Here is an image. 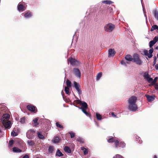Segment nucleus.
Masks as SVG:
<instances>
[{
    "instance_id": "1",
    "label": "nucleus",
    "mask_w": 158,
    "mask_h": 158,
    "mask_svg": "<svg viewBox=\"0 0 158 158\" xmlns=\"http://www.w3.org/2000/svg\"><path fill=\"white\" fill-rule=\"evenodd\" d=\"M156 44L154 41L153 40L151 41L149 43V46L150 48H151V49L149 50V53H148V51L147 50H144L143 51V53H141L142 55H144L145 56H147L149 58H151L152 57V53L153 52V49L152 47Z\"/></svg>"
},
{
    "instance_id": "2",
    "label": "nucleus",
    "mask_w": 158,
    "mask_h": 158,
    "mask_svg": "<svg viewBox=\"0 0 158 158\" xmlns=\"http://www.w3.org/2000/svg\"><path fill=\"white\" fill-rule=\"evenodd\" d=\"M133 59L132 62L135 63L137 65H141L143 63V61L140 59L139 55L137 53H135L133 55Z\"/></svg>"
},
{
    "instance_id": "3",
    "label": "nucleus",
    "mask_w": 158,
    "mask_h": 158,
    "mask_svg": "<svg viewBox=\"0 0 158 158\" xmlns=\"http://www.w3.org/2000/svg\"><path fill=\"white\" fill-rule=\"evenodd\" d=\"M115 27V26L114 24L111 23H109L105 25L104 29L106 31L111 32L113 30Z\"/></svg>"
},
{
    "instance_id": "4",
    "label": "nucleus",
    "mask_w": 158,
    "mask_h": 158,
    "mask_svg": "<svg viewBox=\"0 0 158 158\" xmlns=\"http://www.w3.org/2000/svg\"><path fill=\"white\" fill-rule=\"evenodd\" d=\"M35 131L32 129H30L27 131L26 133V136L29 139L33 138L35 135Z\"/></svg>"
},
{
    "instance_id": "5",
    "label": "nucleus",
    "mask_w": 158,
    "mask_h": 158,
    "mask_svg": "<svg viewBox=\"0 0 158 158\" xmlns=\"http://www.w3.org/2000/svg\"><path fill=\"white\" fill-rule=\"evenodd\" d=\"M128 108L130 110L133 112H135L138 110V107L136 104H129Z\"/></svg>"
},
{
    "instance_id": "6",
    "label": "nucleus",
    "mask_w": 158,
    "mask_h": 158,
    "mask_svg": "<svg viewBox=\"0 0 158 158\" xmlns=\"http://www.w3.org/2000/svg\"><path fill=\"white\" fill-rule=\"evenodd\" d=\"M68 61H69L73 66L78 65L79 64L78 60L72 58H69L68 59Z\"/></svg>"
},
{
    "instance_id": "7",
    "label": "nucleus",
    "mask_w": 158,
    "mask_h": 158,
    "mask_svg": "<svg viewBox=\"0 0 158 158\" xmlns=\"http://www.w3.org/2000/svg\"><path fill=\"white\" fill-rule=\"evenodd\" d=\"M117 143L115 144V147L116 148H118V147H121L123 148L125 147L126 144L123 141H120L118 139L117 140Z\"/></svg>"
},
{
    "instance_id": "8",
    "label": "nucleus",
    "mask_w": 158,
    "mask_h": 158,
    "mask_svg": "<svg viewBox=\"0 0 158 158\" xmlns=\"http://www.w3.org/2000/svg\"><path fill=\"white\" fill-rule=\"evenodd\" d=\"M27 108L29 111L35 113L37 111V109L36 107L31 104L27 105Z\"/></svg>"
},
{
    "instance_id": "9",
    "label": "nucleus",
    "mask_w": 158,
    "mask_h": 158,
    "mask_svg": "<svg viewBox=\"0 0 158 158\" xmlns=\"http://www.w3.org/2000/svg\"><path fill=\"white\" fill-rule=\"evenodd\" d=\"M74 87L75 88L76 90L77 91L78 94L80 95L82 93L81 91L80 88V85L76 81L74 82Z\"/></svg>"
},
{
    "instance_id": "10",
    "label": "nucleus",
    "mask_w": 158,
    "mask_h": 158,
    "mask_svg": "<svg viewBox=\"0 0 158 158\" xmlns=\"http://www.w3.org/2000/svg\"><path fill=\"white\" fill-rule=\"evenodd\" d=\"M137 100V97L135 96H132L128 100L129 104H136Z\"/></svg>"
},
{
    "instance_id": "11",
    "label": "nucleus",
    "mask_w": 158,
    "mask_h": 158,
    "mask_svg": "<svg viewBox=\"0 0 158 158\" xmlns=\"http://www.w3.org/2000/svg\"><path fill=\"white\" fill-rule=\"evenodd\" d=\"M2 124L6 128H10L11 127V123L10 121H2Z\"/></svg>"
},
{
    "instance_id": "12",
    "label": "nucleus",
    "mask_w": 158,
    "mask_h": 158,
    "mask_svg": "<svg viewBox=\"0 0 158 158\" xmlns=\"http://www.w3.org/2000/svg\"><path fill=\"white\" fill-rule=\"evenodd\" d=\"M74 73L75 76L77 77L80 78L81 73L79 69L74 68L73 69Z\"/></svg>"
},
{
    "instance_id": "13",
    "label": "nucleus",
    "mask_w": 158,
    "mask_h": 158,
    "mask_svg": "<svg viewBox=\"0 0 158 158\" xmlns=\"http://www.w3.org/2000/svg\"><path fill=\"white\" fill-rule=\"evenodd\" d=\"M118 139L114 136L111 137L107 140V142L109 143L114 142V144H116V145L117 143V140Z\"/></svg>"
},
{
    "instance_id": "14",
    "label": "nucleus",
    "mask_w": 158,
    "mask_h": 158,
    "mask_svg": "<svg viewBox=\"0 0 158 158\" xmlns=\"http://www.w3.org/2000/svg\"><path fill=\"white\" fill-rule=\"evenodd\" d=\"M17 8L19 11H23L25 10L26 7L24 5L22 4V3L19 2Z\"/></svg>"
},
{
    "instance_id": "15",
    "label": "nucleus",
    "mask_w": 158,
    "mask_h": 158,
    "mask_svg": "<svg viewBox=\"0 0 158 158\" xmlns=\"http://www.w3.org/2000/svg\"><path fill=\"white\" fill-rule=\"evenodd\" d=\"M115 53L116 52L114 49H109L108 50V57H113L115 54Z\"/></svg>"
},
{
    "instance_id": "16",
    "label": "nucleus",
    "mask_w": 158,
    "mask_h": 158,
    "mask_svg": "<svg viewBox=\"0 0 158 158\" xmlns=\"http://www.w3.org/2000/svg\"><path fill=\"white\" fill-rule=\"evenodd\" d=\"M144 79H146L149 83L152 82L153 79L152 78H150L149 77L148 74L147 73H145L143 75Z\"/></svg>"
},
{
    "instance_id": "17",
    "label": "nucleus",
    "mask_w": 158,
    "mask_h": 158,
    "mask_svg": "<svg viewBox=\"0 0 158 158\" xmlns=\"http://www.w3.org/2000/svg\"><path fill=\"white\" fill-rule=\"evenodd\" d=\"M81 107H79V108L82 110H86L88 108V105L87 103L85 102L83 103L82 102L81 104Z\"/></svg>"
},
{
    "instance_id": "18",
    "label": "nucleus",
    "mask_w": 158,
    "mask_h": 158,
    "mask_svg": "<svg viewBox=\"0 0 158 158\" xmlns=\"http://www.w3.org/2000/svg\"><path fill=\"white\" fill-rule=\"evenodd\" d=\"M10 115L8 114H4L2 116V121H9Z\"/></svg>"
},
{
    "instance_id": "19",
    "label": "nucleus",
    "mask_w": 158,
    "mask_h": 158,
    "mask_svg": "<svg viewBox=\"0 0 158 158\" xmlns=\"http://www.w3.org/2000/svg\"><path fill=\"white\" fill-rule=\"evenodd\" d=\"M145 96L149 102L153 101L155 99V96H152L148 95H146Z\"/></svg>"
},
{
    "instance_id": "20",
    "label": "nucleus",
    "mask_w": 158,
    "mask_h": 158,
    "mask_svg": "<svg viewBox=\"0 0 158 158\" xmlns=\"http://www.w3.org/2000/svg\"><path fill=\"white\" fill-rule=\"evenodd\" d=\"M125 59L127 61H133V57L130 55H127L125 57Z\"/></svg>"
},
{
    "instance_id": "21",
    "label": "nucleus",
    "mask_w": 158,
    "mask_h": 158,
    "mask_svg": "<svg viewBox=\"0 0 158 158\" xmlns=\"http://www.w3.org/2000/svg\"><path fill=\"white\" fill-rule=\"evenodd\" d=\"M32 12L30 11H28L24 13V16L25 18H28L31 17L32 16Z\"/></svg>"
},
{
    "instance_id": "22",
    "label": "nucleus",
    "mask_w": 158,
    "mask_h": 158,
    "mask_svg": "<svg viewBox=\"0 0 158 158\" xmlns=\"http://www.w3.org/2000/svg\"><path fill=\"white\" fill-rule=\"evenodd\" d=\"M135 138L136 140L137 141L138 143L139 144L142 143V141L141 140V138L136 135H135Z\"/></svg>"
},
{
    "instance_id": "23",
    "label": "nucleus",
    "mask_w": 158,
    "mask_h": 158,
    "mask_svg": "<svg viewBox=\"0 0 158 158\" xmlns=\"http://www.w3.org/2000/svg\"><path fill=\"white\" fill-rule=\"evenodd\" d=\"M154 14L156 19L158 20V11L156 9L153 10Z\"/></svg>"
},
{
    "instance_id": "24",
    "label": "nucleus",
    "mask_w": 158,
    "mask_h": 158,
    "mask_svg": "<svg viewBox=\"0 0 158 158\" xmlns=\"http://www.w3.org/2000/svg\"><path fill=\"white\" fill-rule=\"evenodd\" d=\"M64 151L66 152L70 153L71 152V151L69 147L65 146L64 147Z\"/></svg>"
},
{
    "instance_id": "25",
    "label": "nucleus",
    "mask_w": 158,
    "mask_h": 158,
    "mask_svg": "<svg viewBox=\"0 0 158 158\" xmlns=\"http://www.w3.org/2000/svg\"><path fill=\"white\" fill-rule=\"evenodd\" d=\"M13 151L15 152H22L21 150L16 147H14L13 148Z\"/></svg>"
},
{
    "instance_id": "26",
    "label": "nucleus",
    "mask_w": 158,
    "mask_h": 158,
    "mask_svg": "<svg viewBox=\"0 0 158 158\" xmlns=\"http://www.w3.org/2000/svg\"><path fill=\"white\" fill-rule=\"evenodd\" d=\"M81 150L83 151L84 154L85 155H86L88 154V151L87 148H85L84 147H83L81 148Z\"/></svg>"
},
{
    "instance_id": "27",
    "label": "nucleus",
    "mask_w": 158,
    "mask_h": 158,
    "mask_svg": "<svg viewBox=\"0 0 158 158\" xmlns=\"http://www.w3.org/2000/svg\"><path fill=\"white\" fill-rule=\"evenodd\" d=\"M27 144L31 146H33L35 144L34 141L32 140H28L27 141Z\"/></svg>"
},
{
    "instance_id": "28",
    "label": "nucleus",
    "mask_w": 158,
    "mask_h": 158,
    "mask_svg": "<svg viewBox=\"0 0 158 158\" xmlns=\"http://www.w3.org/2000/svg\"><path fill=\"white\" fill-rule=\"evenodd\" d=\"M66 87H70L72 85V83L70 81L69 79H67L66 81Z\"/></svg>"
},
{
    "instance_id": "29",
    "label": "nucleus",
    "mask_w": 158,
    "mask_h": 158,
    "mask_svg": "<svg viewBox=\"0 0 158 158\" xmlns=\"http://www.w3.org/2000/svg\"><path fill=\"white\" fill-rule=\"evenodd\" d=\"M156 29H157L158 31V26L156 25H154L152 26L150 31H152Z\"/></svg>"
},
{
    "instance_id": "30",
    "label": "nucleus",
    "mask_w": 158,
    "mask_h": 158,
    "mask_svg": "<svg viewBox=\"0 0 158 158\" xmlns=\"http://www.w3.org/2000/svg\"><path fill=\"white\" fill-rule=\"evenodd\" d=\"M38 136L40 139H44V136L39 132H37Z\"/></svg>"
},
{
    "instance_id": "31",
    "label": "nucleus",
    "mask_w": 158,
    "mask_h": 158,
    "mask_svg": "<svg viewBox=\"0 0 158 158\" xmlns=\"http://www.w3.org/2000/svg\"><path fill=\"white\" fill-rule=\"evenodd\" d=\"M60 139L58 137H55L54 138L53 142L55 143H58L59 142Z\"/></svg>"
},
{
    "instance_id": "32",
    "label": "nucleus",
    "mask_w": 158,
    "mask_h": 158,
    "mask_svg": "<svg viewBox=\"0 0 158 158\" xmlns=\"http://www.w3.org/2000/svg\"><path fill=\"white\" fill-rule=\"evenodd\" d=\"M102 2L103 3L106 4H110L113 3V2L110 0H104L102 1Z\"/></svg>"
},
{
    "instance_id": "33",
    "label": "nucleus",
    "mask_w": 158,
    "mask_h": 158,
    "mask_svg": "<svg viewBox=\"0 0 158 158\" xmlns=\"http://www.w3.org/2000/svg\"><path fill=\"white\" fill-rule=\"evenodd\" d=\"M38 118H35L33 120V122H34L35 124L34 126L35 127L37 126V125H38L39 123H38Z\"/></svg>"
},
{
    "instance_id": "34",
    "label": "nucleus",
    "mask_w": 158,
    "mask_h": 158,
    "mask_svg": "<svg viewBox=\"0 0 158 158\" xmlns=\"http://www.w3.org/2000/svg\"><path fill=\"white\" fill-rule=\"evenodd\" d=\"M56 155L59 156H62L63 154L62 153L60 152V151L58 149L56 152Z\"/></svg>"
},
{
    "instance_id": "35",
    "label": "nucleus",
    "mask_w": 158,
    "mask_h": 158,
    "mask_svg": "<svg viewBox=\"0 0 158 158\" xmlns=\"http://www.w3.org/2000/svg\"><path fill=\"white\" fill-rule=\"evenodd\" d=\"M96 116L97 119L98 120H101L102 119V115L98 113H96Z\"/></svg>"
},
{
    "instance_id": "36",
    "label": "nucleus",
    "mask_w": 158,
    "mask_h": 158,
    "mask_svg": "<svg viewBox=\"0 0 158 158\" xmlns=\"http://www.w3.org/2000/svg\"><path fill=\"white\" fill-rule=\"evenodd\" d=\"M102 76V73L100 72L98 73L96 76V80L97 81H98L99 80L101 77Z\"/></svg>"
},
{
    "instance_id": "37",
    "label": "nucleus",
    "mask_w": 158,
    "mask_h": 158,
    "mask_svg": "<svg viewBox=\"0 0 158 158\" xmlns=\"http://www.w3.org/2000/svg\"><path fill=\"white\" fill-rule=\"evenodd\" d=\"M69 87H65L64 88V91L66 94H69L70 93L69 91Z\"/></svg>"
},
{
    "instance_id": "38",
    "label": "nucleus",
    "mask_w": 158,
    "mask_h": 158,
    "mask_svg": "<svg viewBox=\"0 0 158 158\" xmlns=\"http://www.w3.org/2000/svg\"><path fill=\"white\" fill-rule=\"evenodd\" d=\"M48 152L50 153H52L54 151V148L53 147L50 146L48 148Z\"/></svg>"
},
{
    "instance_id": "39",
    "label": "nucleus",
    "mask_w": 158,
    "mask_h": 158,
    "mask_svg": "<svg viewBox=\"0 0 158 158\" xmlns=\"http://www.w3.org/2000/svg\"><path fill=\"white\" fill-rule=\"evenodd\" d=\"M158 79V77H155V78L154 79V80H152V85H155L156 84V82L157 81Z\"/></svg>"
},
{
    "instance_id": "40",
    "label": "nucleus",
    "mask_w": 158,
    "mask_h": 158,
    "mask_svg": "<svg viewBox=\"0 0 158 158\" xmlns=\"http://www.w3.org/2000/svg\"><path fill=\"white\" fill-rule=\"evenodd\" d=\"M74 104H81L82 103V102L79 100H77L74 101Z\"/></svg>"
},
{
    "instance_id": "41",
    "label": "nucleus",
    "mask_w": 158,
    "mask_h": 158,
    "mask_svg": "<svg viewBox=\"0 0 158 158\" xmlns=\"http://www.w3.org/2000/svg\"><path fill=\"white\" fill-rule=\"evenodd\" d=\"M25 118L24 117H23L20 119V122L21 123H22V124H23L25 123Z\"/></svg>"
},
{
    "instance_id": "42",
    "label": "nucleus",
    "mask_w": 158,
    "mask_h": 158,
    "mask_svg": "<svg viewBox=\"0 0 158 158\" xmlns=\"http://www.w3.org/2000/svg\"><path fill=\"white\" fill-rule=\"evenodd\" d=\"M56 126L62 129L63 128V126H62L61 124H60L58 122H57L56 123Z\"/></svg>"
},
{
    "instance_id": "43",
    "label": "nucleus",
    "mask_w": 158,
    "mask_h": 158,
    "mask_svg": "<svg viewBox=\"0 0 158 158\" xmlns=\"http://www.w3.org/2000/svg\"><path fill=\"white\" fill-rule=\"evenodd\" d=\"M77 141L80 142L81 143H84V140L81 138H79L77 139Z\"/></svg>"
},
{
    "instance_id": "44",
    "label": "nucleus",
    "mask_w": 158,
    "mask_h": 158,
    "mask_svg": "<svg viewBox=\"0 0 158 158\" xmlns=\"http://www.w3.org/2000/svg\"><path fill=\"white\" fill-rule=\"evenodd\" d=\"M11 134L13 136L15 137L18 135V133L13 131L11 132Z\"/></svg>"
},
{
    "instance_id": "45",
    "label": "nucleus",
    "mask_w": 158,
    "mask_h": 158,
    "mask_svg": "<svg viewBox=\"0 0 158 158\" xmlns=\"http://www.w3.org/2000/svg\"><path fill=\"white\" fill-rule=\"evenodd\" d=\"M14 144V140H10L9 141V142L8 144L9 146L11 147L12 146L13 144Z\"/></svg>"
},
{
    "instance_id": "46",
    "label": "nucleus",
    "mask_w": 158,
    "mask_h": 158,
    "mask_svg": "<svg viewBox=\"0 0 158 158\" xmlns=\"http://www.w3.org/2000/svg\"><path fill=\"white\" fill-rule=\"evenodd\" d=\"M69 133L70 134L71 137V138H73L75 136V134L72 132H70Z\"/></svg>"
},
{
    "instance_id": "47",
    "label": "nucleus",
    "mask_w": 158,
    "mask_h": 158,
    "mask_svg": "<svg viewBox=\"0 0 158 158\" xmlns=\"http://www.w3.org/2000/svg\"><path fill=\"white\" fill-rule=\"evenodd\" d=\"M154 42L156 43V42L158 41V36H155L153 39L152 40Z\"/></svg>"
},
{
    "instance_id": "48",
    "label": "nucleus",
    "mask_w": 158,
    "mask_h": 158,
    "mask_svg": "<svg viewBox=\"0 0 158 158\" xmlns=\"http://www.w3.org/2000/svg\"><path fill=\"white\" fill-rule=\"evenodd\" d=\"M82 111L87 116H89V114L86 111V110H82Z\"/></svg>"
},
{
    "instance_id": "49",
    "label": "nucleus",
    "mask_w": 158,
    "mask_h": 158,
    "mask_svg": "<svg viewBox=\"0 0 158 158\" xmlns=\"http://www.w3.org/2000/svg\"><path fill=\"white\" fill-rule=\"evenodd\" d=\"M121 63L122 64L125 65H126V64L128 63V62H126L124 60H122L121 62Z\"/></svg>"
},
{
    "instance_id": "50",
    "label": "nucleus",
    "mask_w": 158,
    "mask_h": 158,
    "mask_svg": "<svg viewBox=\"0 0 158 158\" xmlns=\"http://www.w3.org/2000/svg\"><path fill=\"white\" fill-rule=\"evenodd\" d=\"M123 158V157L121 156V155H119V154H116L115 155V157H113V158Z\"/></svg>"
},
{
    "instance_id": "51",
    "label": "nucleus",
    "mask_w": 158,
    "mask_h": 158,
    "mask_svg": "<svg viewBox=\"0 0 158 158\" xmlns=\"http://www.w3.org/2000/svg\"><path fill=\"white\" fill-rule=\"evenodd\" d=\"M154 60L153 63V66L155 65V64H156V59H157L156 57L155 56L154 57Z\"/></svg>"
},
{
    "instance_id": "52",
    "label": "nucleus",
    "mask_w": 158,
    "mask_h": 158,
    "mask_svg": "<svg viewBox=\"0 0 158 158\" xmlns=\"http://www.w3.org/2000/svg\"><path fill=\"white\" fill-rule=\"evenodd\" d=\"M155 89L156 90H158V85L155 84Z\"/></svg>"
},
{
    "instance_id": "53",
    "label": "nucleus",
    "mask_w": 158,
    "mask_h": 158,
    "mask_svg": "<svg viewBox=\"0 0 158 158\" xmlns=\"http://www.w3.org/2000/svg\"><path fill=\"white\" fill-rule=\"evenodd\" d=\"M111 114L112 116L114 117H116V115L115 114L114 112H112L111 113Z\"/></svg>"
},
{
    "instance_id": "54",
    "label": "nucleus",
    "mask_w": 158,
    "mask_h": 158,
    "mask_svg": "<svg viewBox=\"0 0 158 158\" xmlns=\"http://www.w3.org/2000/svg\"><path fill=\"white\" fill-rule=\"evenodd\" d=\"M155 68L156 70H158V64H156L155 65Z\"/></svg>"
},
{
    "instance_id": "55",
    "label": "nucleus",
    "mask_w": 158,
    "mask_h": 158,
    "mask_svg": "<svg viewBox=\"0 0 158 158\" xmlns=\"http://www.w3.org/2000/svg\"><path fill=\"white\" fill-rule=\"evenodd\" d=\"M23 158H29V157L28 155H26L23 157Z\"/></svg>"
},
{
    "instance_id": "56",
    "label": "nucleus",
    "mask_w": 158,
    "mask_h": 158,
    "mask_svg": "<svg viewBox=\"0 0 158 158\" xmlns=\"http://www.w3.org/2000/svg\"><path fill=\"white\" fill-rule=\"evenodd\" d=\"M21 143L22 144V146H23H23H24V147H25V144L23 143V142H21Z\"/></svg>"
},
{
    "instance_id": "57",
    "label": "nucleus",
    "mask_w": 158,
    "mask_h": 158,
    "mask_svg": "<svg viewBox=\"0 0 158 158\" xmlns=\"http://www.w3.org/2000/svg\"><path fill=\"white\" fill-rule=\"evenodd\" d=\"M154 158H157V156L156 155H154Z\"/></svg>"
},
{
    "instance_id": "58",
    "label": "nucleus",
    "mask_w": 158,
    "mask_h": 158,
    "mask_svg": "<svg viewBox=\"0 0 158 158\" xmlns=\"http://www.w3.org/2000/svg\"><path fill=\"white\" fill-rule=\"evenodd\" d=\"M156 49L158 50V46L156 47Z\"/></svg>"
},
{
    "instance_id": "59",
    "label": "nucleus",
    "mask_w": 158,
    "mask_h": 158,
    "mask_svg": "<svg viewBox=\"0 0 158 158\" xmlns=\"http://www.w3.org/2000/svg\"><path fill=\"white\" fill-rule=\"evenodd\" d=\"M157 57L158 58V53L157 54Z\"/></svg>"
},
{
    "instance_id": "60",
    "label": "nucleus",
    "mask_w": 158,
    "mask_h": 158,
    "mask_svg": "<svg viewBox=\"0 0 158 158\" xmlns=\"http://www.w3.org/2000/svg\"><path fill=\"white\" fill-rule=\"evenodd\" d=\"M1 132V130H0V133Z\"/></svg>"
},
{
    "instance_id": "61",
    "label": "nucleus",
    "mask_w": 158,
    "mask_h": 158,
    "mask_svg": "<svg viewBox=\"0 0 158 158\" xmlns=\"http://www.w3.org/2000/svg\"><path fill=\"white\" fill-rule=\"evenodd\" d=\"M146 59H147V60H148V58H147V57H146Z\"/></svg>"
}]
</instances>
